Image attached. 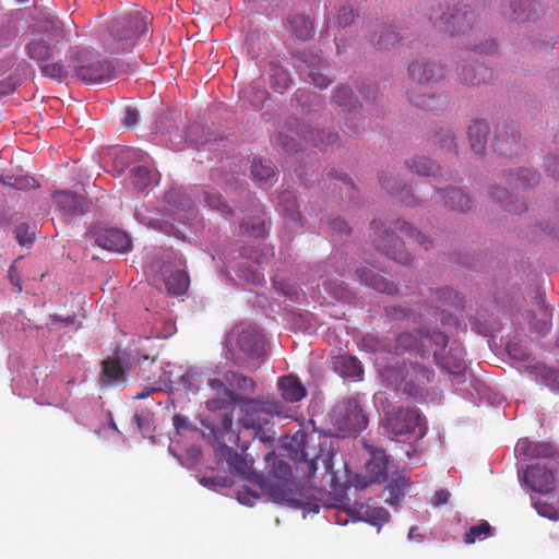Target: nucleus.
<instances>
[{
    "instance_id": "1",
    "label": "nucleus",
    "mask_w": 559,
    "mask_h": 559,
    "mask_svg": "<svg viewBox=\"0 0 559 559\" xmlns=\"http://www.w3.org/2000/svg\"><path fill=\"white\" fill-rule=\"evenodd\" d=\"M67 41L62 22L51 13L35 19L23 35L24 52L36 63L51 60Z\"/></svg>"
},
{
    "instance_id": "2",
    "label": "nucleus",
    "mask_w": 559,
    "mask_h": 559,
    "mask_svg": "<svg viewBox=\"0 0 559 559\" xmlns=\"http://www.w3.org/2000/svg\"><path fill=\"white\" fill-rule=\"evenodd\" d=\"M150 21V13L140 10L114 19L103 37L105 51L109 55L131 51L139 37L147 31Z\"/></svg>"
},
{
    "instance_id": "3",
    "label": "nucleus",
    "mask_w": 559,
    "mask_h": 559,
    "mask_svg": "<svg viewBox=\"0 0 559 559\" xmlns=\"http://www.w3.org/2000/svg\"><path fill=\"white\" fill-rule=\"evenodd\" d=\"M435 377L431 369L419 364H404L401 368H390L383 372L388 385L401 390L408 397L424 400Z\"/></svg>"
},
{
    "instance_id": "4",
    "label": "nucleus",
    "mask_w": 559,
    "mask_h": 559,
    "mask_svg": "<svg viewBox=\"0 0 559 559\" xmlns=\"http://www.w3.org/2000/svg\"><path fill=\"white\" fill-rule=\"evenodd\" d=\"M397 353L407 352L423 358L432 356L433 359L447 347L448 337L438 329L420 326L411 332H404L396 337Z\"/></svg>"
},
{
    "instance_id": "5",
    "label": "nucleus",
    "mask_w": 559,
    "mask_h": 559,
    "mask_svg": "<svg viewBox=\"0 0 559 559\" xmlns=\"http://www.w3.org/2000/svg\"><path fill=\"white\" fill-rule=\"evenodd\" d=\"M221 457L226 461L231 474L240 476L257 485L270 500L274 502H283L287 499V495L280 484H272L267 478L253 471L252 460H248L227 445L221 447Z\"/></svg>"
},
{
    "instance_id": "6",
    "label": "nucleus",
    "mask_w": 559,
    "mask_h": 559,
    "mask_svg": "<svg viewBox=\"0 0 559 559\" xmlns=\"http://www.w3.org/2000/svg\"><path fill=\"white\" fill-rule=\"evenodd\" d=\"M301 140L310 142L319 148H325L337 142L338 134L311 127H301L300 131H295L290 126H286L278 132L275 144L290 154L301 148Z\"/></svg>"
},
{
    "instance_id": "7",
    "label": "nucleus",
    "mask_w": 559,
    "mask_h": 559,
    "mask_svg": "<svg viewBox=\"0 0 559 559\" xmlns=\"http://www.w3.org/2000/svg\"><path fill=\"white\" fill-rule=\"evenodd\" d=\"M331 421L343 436H355L368 426V418L362 412L359 401L355 397L338 402L332 409Z\"/></svg>"
},
{
    "instance_id": "8",
    "label": "nucleus",
    "mask_w": 559,
    "mask_h": 559,
    "mask_svg": "<svg viewBox=\"0 0 559 559\" xmlns=\"http://www.w3.org/2000/svg\"><path fill=\"white\" fill-rule=\"evenodd\" d=\"M384 428L393 438L408 436L418 428V438H423L427 428L424 419L416 409L392 408L386 412L384 418Z\"/></svg>"
},
{
    "instance_id": "9",
    "label": "nucleus",
    "mask_w": 559,
    "mask_h": 559,
    "mask_svg": "<svg viewBox=\"0 0 559 559\" xmlns=\"http://www.w3.org/2000/svg\"><path fill=\"white\" fill-rule=\"evenodd\" d=\"M264 460L269 468V474L276 479L269 480L272 484H280L287 495V499L282 503L287 502L292 507L307 509L308 511L312 512L319 511L318 500L312 501L309 496L304 493H300L299 498H294L286 490L285 480L292 476V468L284 460L278 459L273 451L265 454Z\"/></svg>"
},
{
    "instance_id": "10",
    "label": "nucleus",
    "mask_w": 559,
    "mask_h": 559,
    "mask_svg": "<svg viewBox=\"0 0 559 559\" xmlns=\"http://www.w3.org/2000/svg\"><path fill=\"white\" fill-rule=\"evenodd\" d=\"M74 67L75 76L85 84H102L115 76L111 62L104 60L99 55L83 52Z\"/></svg>"
},
{
    "instance_id": "11",
    "label": "nucleus",
    "mask_w": 559,
    "mask_h": 559,
    "mask_svg": "<svg viewBox=\"0 0 559 559\" xmlns=\"http://www.w3.org/2000/svg\"><path fill=\"white\" fill-rule=\"evenodd\" d=\"M293 441L297 445V450H295L293 460L297 462H301L306 464L308 475L311 477L316 474L319 462L322 463L326 473L335 476V472L333 469V456L334 453L332 450H326L320 447L319 452L314 453V451H309V438L304 432H297L293 437Z\"/></svg>"
},
{
    "instance_id": "12",
    "label": "nucleus",
    "mask_w": 559,
    "mask_h": 559,
    "mask_svg": "<svg viewBox=\"0 0 559 559\" xmlns=\"http://www.w3.org/2000/svg\"><path fill=\"white\" fill-rule=\"evenodd\" d=\"M371 229L377 234L374 245L378 251L401 264L406 265L411 263L412 257L404 249V243L401 242L399 237L394 236L389 228H384L378 221H373L371 223Z\"/></svg>"
},
{
    "instance_id": "13",
    "label": "nucleus",
    "mask_w": 559,
    "mask_h": 559,
    "mask_svg": "<svg viewBox=\"0 0 559 559\" xmlns=\"http://www.w3.org/2000/svg\"><path fill=\"white\" fill-rule=\"evenodd\" d=\"M229 342L247 358H260L264 354V337L254 326L235 328Z\"/></svg>"
},
{
    "instance_id": "14",
    "label": "nucleus",
    "mask_w": 559,
    "mask_h": 559,
    "mask_svg": "<svg viewBox=\"0 0 559 559\" xmlns=\"http://www.w3.org/2000/svg\"><path fill=\"white\" fill-rule=\"evenodd\" d=\"M407 74L419 85L432 86L445 78V67L440 61L420 58L409 63Z\"/></svg>"
},
{
    "instance_id": "15",
    "label": "nucleus",
    "mask_w": 559,
    "mask_h": 559,
    "mask_svg": "<svg viewBox=\"0 0 559 559\" xmlns=\"http://www.w3.org/2000/svg\"><path fill=\"white\" fill-rule=\"evenodd\" d=\"M501 13L521 21H536L542 14L551 15L548 8L533 0H501Z\"/></svg>"
},
{
    "instance_id": "16",
    "label": "nucleus",
    "mask_w": 559,
    "mask_h": 559,
    "mask_svg": "<svg viewBox=\"0 0 559 559\" xmlns=\"http://www.w3.org/2000/svg\"><path fill=\"white\" fill-rule=\"evenodd\" d=\"M472 11H460L455 13H443L442 15H431L429 20L432 25L440 31H443L450 35L465 34L467 31H472V22L474 17Z\"/></svg>"
},
{
    "instance_id": "17",
    "label": "nucleus",
    "mask_w": 559,
    "mask_h": 559,
    "mask_svg": "<svg viewBox=\"0 0 559 559\" xmlns=\"http://www.w3.org/2000/svg\"><path fill=\"white\" fill-rule=\"evenodd\" d=\"M524 484L534 491L549 492L554 489L555 472L546 464H533L523 471Z\"/></svg>"
},
{
    "instance_id": "18",
    "label": "nucleus",
    "mask_w": 559,
    "mask_h": 559,
    "mask_svg": "<svg viewBox=\"0 0 559 559\" xmlns=\"http://www.w3.org/2000/svg\"><path fill=\"white\" fill-rule=\"evenodd\" d=\"M56 207L63 216H78L84 214L87 200L84 195L71 191H56L52 194Z\"/></svg>"
},
{
    "instance_id": "19",
    "label": "nucleus",
    "mask_w": 559,
    "mask_h": 559,
    "mask_svg": "<svg viewBox=\"0 0 559 559\" xmlns=\"http://www.w3.org/2000/svg\"><path fill=\"white\" fill-rule=\"evenodd\" d=\"M534 304L537 308V313L534 311H528L527 313L530 330L539 336H545L551 330V309L548 308L545 297L540 293L535 296Z\"/></svg>"
},
{
    "instance_id": "20",
    "label": "nucleus",
    "mask_w": 559,
    "mask_h": 559,
    "mask_svg": "<svg viewBox=\"0 0 559 559\" xmlns=\"http://www.w3.org/2000/svg\"><path fill=\"white\" fill-rule=\"evenodd\" d=\"M95 241L106 250L127 252L131 249L130 237L118 228L99 229L95 234Z\"/></svg>"
},
{
    "instance_id": "21",
    "label": "nucleus",
    "mask_w": 559,
    "mask_h": 559,
    "mask_svg": "<svg viewBox=\"0 0 559 559\" xmlns=\"http://www.w3.org/2000/svg\"><path fill=\"white\" fill-rule=\"evenodd\" d=\"M516 450L524 455L525 459H555L558 454L557 449L548 442H532L527 439L519 440Z\"/></svg>"
},
{
    "instance_id": "22",
    "label": "nucleus",
    "mask_w": 559,
    "mask_h": 559,
    "mask_svg": "<svg viewBox=\"0 0 559 559\" xmlns=\"http://www.w3.org/2000/svg\"><path fill=\"white\" fill-rule=\"evenodd\" d=\"M457 75L464 84L478 85L491 79V70L483 63H463L457 68Z\"/></svg>"
},
{
    "instance_id": "23",
    "label": "nucleus",
    "mask_w": 559,
    "mask_h": 559,
    "mask_svg": "<svg viewBox=\"0 0 559 559\" xmlns=\"http://www.w3.org/2000/svg\"><path fill=\"white\" fill-rule=\"evenodd\" d=\"M360 283L373 288L377 292L394 295L397 293V287L393 282L388 281L382 275L374 273L369 267H360L356 271Z\"/></svg>"
},
{
    "instance_id": "24",
    "label": "nucleus",
    "mask_w": 559,
    "mask_h": 559,
    "mask_svg": "<svg viewBox=\"0 0 559 559\" xmlns=\"http://www.w3.org/2000/svg\"><path fill=\"white\" fill-rule=\"evenodd\" d=\"M390 459L381 449L371 451V459L367 462L366 467L371 476L372 481L383 483L389 479Z\"/></svg>"
},
{
    "instance_id": "25",
    "label": "nucleus",
    "mask_w": 559,
    "mask_h": 559,
    "mask_svg": "<svg viewBox=\"0 0 559 559\" xmlns=\"http://www.w3.org/2000/svg\"><path fill=\"white\" fill-rule=\"evenodd\" d=\"M278 389L286 402L296 403L301 401L307 395V390L300 382L298 377L289 374L280 378Z\"/></svg>"
},
{
    "instance_id": "26",
    "label": "nucleus",
    "mask_w": 559,
    "mask_h": 559,
    "mask_svg": "<svg viewBox=\"0 0 559 559\" xmlns=\"http://www.w3.org/2000/svg\"><path fill=\"white\" fill-rule=\"evenodd\" d=\"M436 364L452 374L462 373L465 368L464 349L461 347H451L448 355L443 356L442 353L435 358Z\"/></svg>"
},
{
    "instance_id": "27",
    "label": "nucleus",
    "mask_w": 559,
    "mask_h": 559,
    "mask_svg": "<svg viewBox=\"0 0 559 559\" xmlns=\"http://www.w3.org/2000/svg\"><path fill=\"white\" fill-rule=\"evenodd\" d=\"M334 370L344 378L361 380L364 369L360 361L352 355H341L333 361Z\"/></svg>"
},
{
    "instance_id": "28",
    "label": "nucleus",
    "mask_w": 559,
    "mask_h": 559,
    "mask_svg": "<svg viewBox=\"0 0 559 559\" xmlns=\"http://www.w3.org/2000/svg\"><path fill=\"white\" fill-rule=\"evenodd\" d=\"M489 131V124L485 120H475L468 127L471 148L476 154H483L485 152Z\"/></svg>"
},
{
    "instance_id": "29",
    "label": "nucleus",
    "mask_w": 559,
    "mask_h": 559,
    "mask_svg": "<svg viewBox=\"0 0 559 559\" xmlns=\"http://www.w3.org/2000/svg\"><path fill=\"white\" fill-rule=\"evenodd\" d=\"M280 206L283 214L288 218L295 226H301V212L299 211V204L297 198L292 191H283L278 195Z\"/></svg>"
},
{
    "instance_id": "30",
    "label": "nucleus",
    "mask_w": 559,
    "mask_h": 559,
    "mask_svg": "<svg viewBox=\"0 0 559 559\" xmlns=\"http://www.w3.org/2000/svg\"><path fill=\"white\" fill-rule=\"evenodd\" d=\"M304 61L309 68L308 76L316 86L324 88L330 85L331 80L321 71L322 58L320 56L305 52Z\"/></svg>"
},
{
    "instance_id": "31",
    "label": "nucleus",
    "mask_w": 559,
    "mask_h": 559,
    "mask_svg": "<svg viewBox=\"0 0 559 559\" xmlns=\"http://www.w3.org/2000/svg\"><path fill=\"white\" fill-rule=\"evenodd\" d=\"M406 167L413 174L419 176H432L436 177L441 175V168L435 162L426 156L415 155L414 157L406 160Z\"/></svg>"
},
{
    "instance_id": "32",
    "label": "nucleus",
    "mask_w": 559,
    "mask_h": 559,
    "mask_svg": "<svg viewBox=\"0 0 559 559\" xmlns=\"http://www.w3.org/2000/svg\"><path fill=\"white\" fill-rule=\"evenodd\" d=\"M407 485V478L404 474H393L385 487L389 492V496L385 498V502L390 506H397L405 496Z\"/></svg>"
},
{
    "instance_id": "33",
    "label": "nucleus",
    "mask_w": 559,
    "mask_h": 559,
    "mask_svg": "<svg viewBox=\"0 0 559 559\" xmlns=\"http://www.w3.org/2000/svg\"><path fill=\"white\" fill-rule=\"evenodd\" d=\"M442 199L444 200V205L453 211L466 212L472 207L469 197L455 187L443 191Z\"/></svg>"
},
{
    "instance_id": "34",
    "label": "nucleus",
    "mask_w": 559,
    "mask_h": 559,
    "mask_svg": "<svg viewBox=\"0 0 559 559\" xmlns=\"http://www.w3.org/2000/svg\"><path fill=\"white\" fill-rule=\"evenodd\" d=\"M288 25L292 35L297 39L307 40L314 34L313 23L305 14L292 15V17L288 19Z\"/></svg>"
},
{
    "instance_id": "35",
    "label": "nucleus",
    "mask_w": 559,
    "mask_h": 559,
    "mask_svg": "<svg viewBox=\"0 0 559 559\" xmlns=\"http://www.w3.org/2000/svg\"><path fill=\"white\" fill-rule=\"evenodd\" d=\"M209 386L214 390L215 392L224 395L228 400V404H243V405H250L251 403H254L253 399L245 397L237 393L236 391L228 388L225 379H210L209 380Z\"/></svg>"
},
{
    "instance_id": "36",
    "label": "nucleus",
    "mask_w": 559,
    "mask_h": 559,
    "mask_svg": "<svg viewBox=\"0 0 559 559\" xmlns=\"http://www.w3.org/2000/svg\"><path fill=\"white\" fill-rule=\"evenodd\" d=\"M491 198L499 202L507 211L513 213H522L526 209V204L523 201L516 199L513 201V197L510 192L499 186H492L490 188Z\"/></svg>"
},
{
    "instance_id": "37",
    "label": "nucleus",
    "mask_w": 559,
    "mask_h": 559,
    "mask_svg": "<svg viewBox=\"0 0 559 559\" xmlns=\"http://www.w3.org/2000/svg\"><path fill=\"white\" fill-rule=\"evenodd\" d=\"M251 175L257 183L264 186L273 181L275 170L270 160L254 159L251 165Z\"/></svg>"
},
{
    "instance_id": "38",
    "label": "nucleus",
    "mask_w": 559,
    "mask_h": 559,
    "mask_svg": "<svg viewBox=\"0 0 559 559\" xmlns=\"http://www.w3.org/2000/svg\"><path fill=\"white\" fill-rule=\"evenodd\" d=\"M539 175L536 171L531 169L521 168L515 173H510L508 177V182L514 189H525L528 187H534L539 182Z\"/></svg>"
},
{
    "instance_id": "39",
    "label": "nucleus",
    "mask_w": 559,
    "mask_h": 559,
    "mask_svg": "<svg viewBox=\"0 0 559 559\" xmlns=\"http://www.w3.org/2000/svg\"><path fill=\"white\" fill-rule=\"evenodd\" d=\"M333 103L343 111L348 112L356 110L359 106V102L352 88L346 85H341L336 88L333 95Z\"/></svg>"
},
{
    "instance_id": "40",
    "label": "nucleus",
    "mask_w": 559,
    "mask_h": 559,
    "mask_svg": "<svg viewBox=\"0 0 559 559\" xmlns=\"http://www.w3.org/2000/svg\"><path fill=\"white\" fill-rule=\"evenodd\" d=\"M224 379L231 390H238L252 393L255 390V382L252 378L241 374L234 370L224 373Z\"/></svg>"
},
{
    "instance_id": "41",
    "label": "nucleus",
    "mask_w": 559,
    "mask_h": 559,
    "mask_svg": "<svg viewBox=\"0 0 559 559\" xmlns=\"http://www.w3.org/2000/svg\"><path fill=\"white\" fill-rule=\"evenodd\" d=\"M402 38L403 37L396 31L395 26L389 25L382 27L379 34L374 33L371 36V41L374 43L380 49H389L400 43Z\"/></svg>"
},
{
    "instance_id": "42",
    "label": "nucleus",
    "mask_w": 559,
    "mask_h": 559,
    "mask_svg": "<svg viewBox=\"0 0 559 559\" xmlns=\"http://www.w3.org/2000/svg\"><path fill=\"white\" fill-rule=\"evenodd\" d=\"M102 383L108 384L124 380V369L118 359L108 358L103 361Z\"/></svg>"
},
{
    "instance_id": "43",
    "label": "nucleus",
    "mask_w": 559,
    "mask_h": 559,
    "mask_svg": "<svg viewBox=\"0 0 559 559\" xmlns=\"http://www.w3.org/2000/svg\"><path fill=\"white\" fill-rule=\"evenodd\" d=\"M240 93L241 99L249 103L254 109H261L269 98L267 91L255 84H249Z\"/></svg>"
},
{
    "instance_id": "44",
    "label": "nucleus",
    "mask_w": 559,
    "mask_h": 559,
    "mask_svg": "<svg viewBox=\"0 0 559 559\" xmlns=\"http://www.w3.org/2000/svg\"><path fill=\"white\" fill-rule=\"evenodd\" d=\"M270 83L277 93H283L290 85L288 72L277 63H270Z\"/></svg>"
},
{
    "instance_id": "45",
    "label": "nucleus",
    "mask_w": 559,
    "mask_h": 559,
    "mask_svg": "<svg viewBox=\"0 0 559 559\" xmlns=\"http://www.w3.org/2000/svg\"><path fill=\"white\" fill-rule=\"evenodd\" d=\"M168 294L174 296L182 295L189 287V277L183 271H176L165 280Z\"/></svg>"
},
{
    "instance_id": "46",
    "label": "nucleus",
    "mask_w": 559,
    "mask_h": 559,
    "mask_svg": "<svg viewBox=\"0 0 559 559\" xmlns=\"http://www.w3.org/2000/svg\"><path fill=\"white\" fill-rule=\"evenodd\" d=\"M394 229L405 235L409 242H417L418 245L423 246L425 250H428L432 243L424 234L411 226L405 221L397 219L394 222Z\"/></svg>"
},
{
    "instance_id": "47",
    "label": "nucleus",
    "mask_w": 559,
    "mask_h": 559,
    "mask_svg": "<svg viewBox=\"0 0 559 559\" xmlns=\"http://www.w3.org/2000/svg\"><path fill=\"white\" fill-rule=\"evenodd\" d=\"M165 200L177 211L190 210L192 206L191 198L181 188L168 190L165 194Z\"/></svg>"
},
{
    "instance_id": "48",
    "label": "nucleus",
    "mask_w": 559,
    "mask_h": 559,
    "mask_svg": "<svg viewBox=\"0 0 559 559\" xmlns=\"http://www.w3.org/2000/svg\"><path fill=\"white\" fill-rule=\"evenodd\" d=\"M204 372L200 369H188L180 378L179 384L189 392L197 393L204 382Z\"/></svg>"
},
{
    "instance_id": "49",
    "label": "nucleus",
    "mask_w": 559,
    "mask_h": 559,
    "mask_svg": "<svg viewBox=\"0 0 559 559\" xmlns=\"http://www.w3.org/2000/svg\"><path fill=\"white\" fill-rule=\"evenodd\" d=\"M492 527L490 524L483 520L478 524L473 525L469 530L464 534V543L474 544L477 539H481L483 537L489 536L491 534Z\"/></svg>"
},
{
    "instance_id": "50",
    "label": "nucleus",
    "mask_w": 559,
    "mask_h": 559,
    "mask_svg": "<svg viewBox=\"0 0 559 559\" xmlns=\"http://www.w3.org/2000/svg\"><path fill=\"white\" fill-rule=\"evenodd\" d=\"M19 35V27L12 20H7L0 25V47H9Z\"/></svg>"
},
{
    "instance_id": "51",
    "label": "nucleus",
    "mask_w": 559,
    "mask_h": 559,
    "mask_svg": "<svg viewBox=\"0 0 559 559\" xmlns=\"http://www.w3.org/2000/svg\"><path fill=\"white\" fill-rule=\"evenodd\" d=\"M365 521L374 526H381L390 520V513L383 507H368L364 513Z\"/></svg>"
},
{
    "instance_id": "52",
    "label": "nucleus",
    "mask_w": 559,
    "mask_h": 559,
    "mask_svg": "<svg viewBox=\"0 0 559 559\" xmlns=\"http://www.w3.org/2000/svg\"><path fill=\"white\" fill-rule=\"evenodd\" d=\"M260 414H262L260 406L253 407L251 411H247L246 415L238 423L239 427L250 430L251 432L254 430L259 431V427L262 426Z\"/></svg>"
},
{
    "instance_id": "53",
    "label": "nucleus",
    "mask_w": 559,
    "mask_h": 559,
    "mask_svg": "<svg viewBox=\"0 0 559 559\" xmlns=\"http://www.w3.org/2000/svg\"><path fill=\"white\" fill-rule=\"evenodd\" d=\"M252 405L260 406L262 413L270 415V416H278V417H288L286 413V407L281 401L277 400H267L262 403H259L254 400V403H251Z\"/></svg>"
},
{
    "instance_id": "54",
    "label": "nucleus",
    "mask_w": 559,
    "mask_h": 559,
    "mask_svg": "<svg viewBox=\"0 0 559 559\" xmlns=\"http://www.w3.org/2000/svg\"><path fill=\"white\" fill-rule=\"evenodd\" d=\"M38 64L40 66L41 74L47 78L58 80V81H61L67 78V74H68L67 69L64 68V66L61 62L49 63L47 61V62L38 63Z\"/></svg>"
},
{
    "instance_id": "55",
    "label": "nucleus",
    "mask_w": 559,
    "mask_h": 559,
    "mask_svg": "<svg viewBox=\"0 0 559 559\" xmlns=\"http://www.w3.org/2000/svg\"><path fill=\"white\" fill-rule=\"evenodd\" d=\"M133 186L138 191H143L151 183V170L145 166H136L132 169Z\"/></svg>"
},
{
    "instance_id": "56",
    "label": "nucleus",
    "mask_w": 559,
    "mask_h": 559,
    "mask_svg": "<svg viewBox=\"0 0 559 559\" xmlns=\"http://www.w3.org/2000/svg\"><path fill=\"white\" fill-rule=\"evenodd\" d=\"M518 132L515 131H511V133L509 134V128L507 126H504L502 129H499L498 130V133H497V136H496V148L498 151H500L502 154H506L507 153V150L504 151L503 150V145L504 144H509L510 145H516L518 144Z\"/></svg>"
},
{
    "instance_id": "57",
    "label": "nucleus",
    "mask_w": 559,
    "mask_h": 559,
    "mask_svg": "<svg viewBox=\"0 0 559 559\" xmlns=\"http://www.w3.org/2000/svg\"><path fill=\"white\" fill-rule=\"evenodd\" d=\"M204 200L212 209L221 211L223 214L231 213V209L226 204L222 195L214 191H204Z\"/></svg>"
},
{
    "instance_id": "58",
    "label": "nucleus",
    "mask_w": 559,
    "mask_h": 559,
    "mask_svg": "<svg viewBox=\"0 0 559 559\" xmlns=\"http://www.w3.org/2000/svg\"><path fill=\"white\" fill-rule=\"evenodd\" d=\"M435 142L441 147L451 151L456 147L455 135L451 130L440 129L435 134Z\"/></svg>"
},
{
    "instance_id": "59",
    "label": "nucleus",
    "mask_w": 559,
    "mask_h": 559,
    "mask_svg": "<svg viewBox=\"0 0 559 559\" xmlns=\"http://www.w3.org/2000/svg\"><path fill=\"white\" fill-rule=\"evenodd\" d=\"M240 228L246 231H251L255 237L264 236L265 234L264 221L259 216L253 217L252 221L242 219Z\"/></svg>"
},
{
    "instance_id": "60",
    "label": "nucleus",
    "mask_w": 559,
    "mask_h": 559,
    "mask_svg": "<svg viewBox=\"0 0 559 559\" xmlns=\"http://www.w3.org/2000/svg\"><path fill=\"white\" fill-rule=\"evenodd\" d=\"M355 16L356 14L352 8L342 7L335 16V20L340 27H346L354 22Z\"/></svg>"
},
{
    "instance_id": "61",
    "label": "nucleus",
    "mask_w": 559,
    "mask_h": 559,
    "mask_svg": "<svg viewBox=\"0 0 559 559\" xmlns=\"http://www.w3.org/2000/svg\"><path fill=\"white\" fill-rule=\"evenodd\" d=\"M259 498H260V495L257 491H254L248 487L239 489L237 492L238 501L241 504H245L248 507H252L255 503V501L259 500Z\"/></svg>"
},
{
    "instance_id": "62",
    "label": "nucleus",
    "mask_w": 559,
    "mask_h": 559,
    "mask_svg": "<svg viewBox=\"0 0 559 559\" xmlns=\"http://www.w3.org/2000/svg\"><path fill=\"white\" fill-rule=\"evenodd\" d=\"M15 188L17 190H31L39 187L38 181L28 175H15Z\"/></svg>"
},
{
    "instance_id": "63",
    "label": "nucleus",
    "mask_w": 559,
    "mask_h": 559,
    "mask_svg": "<svg viewBox=\"0 0 559 559\" xmlns=\"http://www.w3.org/2000/svg\"><path fill=\"white\" fill-rule=\"evenodd\" d=\"M382 187L392 195L402 194L406 187H402L400 181L395 178H382L381 179Z\"/></svg>"
},
{
    "instance_id": "64",
    "label": "nucleus",
    "mask_w": 559,
    "mask_h": 559,
    "mask_svg": "<svg viewBox=\"0 0 559 559\" xmlns=\"http://www.w3.org/2000/svg\"><path fill=\"white\" fill-rule=\"evenodd\" d=\"M545 167L549 176L556 180H559V156H547L545 159Z\"/></svg>"
}]
</instances>
